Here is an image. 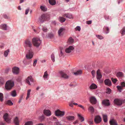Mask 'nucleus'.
I'll use <instances>...</instances> for the list:
<instances>
[{
    "mask_svg": "<svg viewBox=\"0 0 125 125\" xmlns=\"http://www.w3.org/2000/svg\"><path fill=\"white\" fill-rule=\"evenodd\" d=\"M14 81L12 80H10L7 81L5 84V87L7 90H10L14 86Z\"/></svg>",
    "mask_w": 125,
    "mask_h": 125,
    "instance_id": "obj_1",
    "label": "nucleus"
},
{
    "mask_svg": "<svg viewBox=\"0 0 125 125\" xmlns=\"http://www.w3.org/2000/svg\"><path fill=\"white\" fill-rule=\"evenodd\" d=\"M32 42L34 46L38 47L40 46L42 41L39 38H34L32 39Z\"/></svg>",
    "mask_w": 125,
    "mask_h": 125,
    "instance_id": "obj_2",
    "label": "nucleus"
},
{
    "mask_svg": "<svg viewBox=\"0 0 125 125\" xmlns=\"http://www.w3.org/2000/svg\"><path fill=\"white\" fill-rule=\"evenodd\" d=\"M27 53L26 55V57L28 59H31L33 56L34 53L33 51L31 49H29L28 50H26Z\"/></svg>",
    "mask_w": 125,
    "mask_h": 125,
    "instance_id": "obj_3",
    "label": "nucleus"
},
{
    "mask_svg": "<svg viewBox=\"0 0 125 125\" xmlns=\"http://www.w3.org/2000/svg\"><path fill=\"white\" fill-rule=\"evenodd\" d=\"M49 18V16L46 14H43L39 18V21L41 23H42L45 21L48 20Z\"/></svg>",
    "mask_w": 125,
    "mask_h": 125,
    "instance_id": "obj_4",
    "label": "nucleus"
},
{
    "mask_svg": "<svg viewBox=\"0 0 125 125\" xmlns=\"http://www.w3.org/2000/svg\"><path fill=\"white\" fill-rule=\"evenodd\" d=\"M24 46L26 49H28V47L30 49L32 47V44L30 41L28 39L25 40L24 41Z\"/></svg>",
    "mask_w": 125,
    "mask_h": 125,
    "instance_id": "obj_5",
    "label": "nucleus"
},
{
    "mask_svg": "<svg viewBox=\"0 0 125 125\" xmlns=\"http://www.w3.org/2000/svg\"><path fill=\"white\" fill-rule=\"evenodd\" d=\"M65 112L64 111H61L59 110H57L55 112V115L57 116L62 117L65 115Z\"/></svg>",
    "mask_w": 125,
    "mask_h": 125,
    "instance_id": "obj_6",
    "label": "nucleus"
},
{
    "mask_svg": "<svg viewBox=\"0 0 125 125\" xmlns=\"http://www.w3.org/2000/svg\"><path fill=\"white\" fill-rule=\"evenodd\" d=\"M3 118L6 122L9 123L10 122V119L9 115L7 113H5L3 116Z\"/></svg>",
    "mask_w": 125,
    "mask_h": 125,
    "instance_id": "obj_7",
    "label": "nucleus"
},
{
    "mask_svg": "<svg viewBox=\"0 0 125 125\" xmlns=\"http://www.w3.org/2000/svg\"><path fill=\"white\" fill-rule=\"evenodd\" d=\"M97 79L98 80V81L100 83H101L102 82L100 79L101 78L102 76L101 74L100 71L99 69L97 71Z\"/></svg>",
    "mask_w": 125,
    "mask_h": 125,
    "instance_id": "obj_8",
    "label": "nucleus"
},
{
    "mask_svg": "<svg viewBox=\"0 0 125 125\" xmlns=\"http://www.w3.org/2000/svg\"><path fill=\"white\" fill-rule=\"evenodd\" d=\"M26 82L29 85H31L30 82H33V79L31 76L28 77L26 79Z\"/></svg>",
    "mask_w": 125,
    "mask_h": 125,
    "instance_id": "obj_9",
    "label": "nucleus"
},
{
    "mask_svg": "<svg viewBox=\"0 0 125 125\" xmlns=\"http://www.w3.org/2000/svg\"><path fill=\"white\" fill-rule=\"evenodd\" d=\"M123 102L122 100L118 99H115L114 101V104L118 105H121L123 103Z\"/></svg>",
    "mask_w": 125,
    "mask_h": 125,
    "instance_id": "obj_10",
    "label": "nucleus"
},
{
    "mask_svg": "<svg viewBox=\"0 0 125 125\" xmlns=\"http://www.w3.org/2000/svg\"><path fill=\"white\" fill-rule=\"evenodd\" d=\"M20 71L19 68L17 67H14L12 68V72L14 74H17Z\"/></svg>",
    "mask_w": 125,
    "mask_h": 125,
    "instance_id": "obj_11",
    "label": "nucleus"
},
{
    "mask_svg": "<svg viewBox=\"0 0 125 125\" xmlns=\"http://www.w3.org/2000/svg\"><path fill=\"white\" fill-rule=\"evenodd\" d=\"M94 120L95 123L96 124H98L101 122L102 119L100 116L97 115L95 117Z\"/></svg>",
    "mask_w": 125,
    "mask_h": 125,
    "instance_id": "obj_12",
    "label": "nucleus"
},
{
    "mask_svg": "<svg viewBox=\"0 0 125 125\" xmlns=\"http://www.w3.org/2000/svg\"><path fill=\"white\" fill-rule=\"evenodd\" d=\"M74 49V47L73 46H70L65 49V52L67 53H69L71 52Z\"/></svg>",
    "mask_w": 125,
    "mask_h": 125,
    "instance_id": "obj_13",
    "label": "nucleus"
},
{
    "mask_svg": "<svg viewBox=\"0 0 125 125\" xmlns=\"http://www.w3.org/2000/svg\"><path fill=\"white\" fill-rule=\"evenodd\" d=\"M59 73L62 78L65 79H67L69 78V76L64 72L61 71Z\"/></svg>",
    "mask_w": 125,
    "mask_h": 125,
    "instance_id": "obj_14",
    "label": "nucleus"
},
{
    "mask_svg": "<svg viewBox=\"0 0 125 125\" xmlns=\"http://www.w3.org/2000/svg\"><path fill=\"white\" fill-rule=\"evenodd\" d=\"M43 113L44 115L48 116H50L51 115V113L49 110H44Z\"/></svg>",
    "mask_w": 125,
    "mask_h": 125,
    "instance_id": "obj_15",
    "label": "nucleus"
},
{
    "mask_svg": "<svg viewBox=\"0 0 125 125\" xmlns=\"http://www.w3.org/2000/svg\"><path fill=\"white\" fill-rule=\"evenodd\" d=\"M90 101L92 104H96L97 103V100L94 97L92 96L90 98Z\"/></svg>",
    "mask_w": 125,
    "mask_h": 125,
    "instance_id": "obj_16",
    "label": "nucleus"
},
{
    "mask_svg": "<svg viewBox=\"0 0 125 125\" xmlns=\"http://www.w3.org/2000/svg\"><path fill=\"white\" fill-rule=\"evenodd\" d=\"M105 84L109 86H110L112 85V83L111 81L109 79H106L104 81Z\"/></svg>",
    "mask_w": 125,
    "mask_h": 125,
    "instance_id": "obj_17",
    "label": "nucleus"
},
{
    "mask_svg": "<svg viewBox=\"0 0 125 125\" xmlns=\"http://www.w3.org/2000/svg\"><path fill=\"white\" fill-rule=\"evenodd\" d=\"M109 123L110 125H118L116 121L113 119H111Z\"/></svg>",
    "mask_w": 125,
    "mask_h": 125,
    "instance_id": "obj_18",
    "label": "nucleus"
},
{
    "mask_svg": "<svg viewBox=\"0 0 125 125\" xmlns=\"http://www.w3.org/2000/svg\"><path fill=\"white\" fill-rule=\"evenodd\" d=\"M43 77L44 79L45 80H48L49 78V75L47 71H45L44 73Z\"/></svg>",
    "mask_w": 125,
    "mask_h": 125,
    "instance_id": "obj_19",
    "label": "nucleus"
},
{
    "mask_svg": "<svg viewBox=\"0 0 125 125\" xmlns=\"http://www.w3.org/2000/svg\"><path fill=\"white\" fill-rule=\"evenodd\" d=\"M65 30V29L63 27H61L58 31V34L59 36L62 35V32L63 31Z\"/></svg>",
    "mask_w": 125,
    "mask_h": 125,
    "instance_id": "obj_20",
    "label": "nucleus"
},
{
    "mask_svg": "<svg viewBox=\"0 0 125 125\" xmlns=\"http://www.w3.org/2000/svg\"><path fill=\"white\" fill-rule=\"evenodd\" d=\"M97 88V85L94 83H92L89 87L90 89L91 90Z\"/></svg>",
    "mask_w": 125,
    "mask_h": 125,
    "instance_id": "obj_21",
    "label": "nucleus"
},
{
    "mask_svg": "<svg viewBox=\"0 0 125 125\" xmlns=\"http://www.w3.org/2000/svg\"><path fill=\"white\" fill-rule=\"evenodd\" d=\"M13 121L15 125H19V121L17 117H16L14 118V119Z\"/></svg>",
    "mask_w": 125,
    "mask_h": 125,
    "instance_id": "obj_22",
    "label": "nucleus"
},
{
    "mask_svg": "<svg viewBox=\"0 0 125 125\" xmlns=\"http://www.w3.org/2000/svg\"><path fill=\"white\" fill-rule=\"evenodd\" d=\"M102 103L105 106H108L110 104L109 101L108 100H103L102 101Z\"/></svg>",
    "mask_w": 125,
    "mask_h": 125,
    "instance_id": "obj_23",
    "label": "nucleus"
},
{
    "mask_svg": "<svg viewBox=\"0 0 125 125\" xmlns=\"http://www.w3.org/2000/svg\"><path fill=\"white\" fill-rule=\"evenodd\" d=\"M74 118L75 117L73 116H68L66 117V119L69 121H73L74 120Z\"/></svg>",
    "mask_w": 125,
    "mask_h": 125,
    "instance_id": "obj_24",
    "label": "nucleus"
},
{
    "mask_svg": "<svg viewBox=\"0 0 125 125\" xmlns=\"http://www.w3.org/2000/svg\"><path fill=\"white\" fill-rule=\"evenodd\" d=\"M5 81V80L3 77H0V86L4 83Z\"/></svg>",
    "mask_w": 125,
    "mask_h": 125,
    "instance_id": "obj_25",
    "label": "nucleus"
},
{
    "mask_svg": "<svg viewBox=\"0 0 125 125\" xmlns=\"http://www.w3.org/2000/svg\"><path fill=\"white\" fill-rule=\"evenodd\" d=\"M88 110L91 113H93L94 111V109L93 106H90L88 108Z\"/></svg>",
    "mask_w": 125,
    "mask_h": 125,
    "instance_id": "obj_26",
    "label": "nucleus"
},
{
    "mask_svg": "<svg viewBox=\"0 0 125 125\" xmlns=\"http://www.w3.org/2000/svg\"><path fill=\"white\" fill-rule=\"evenodd\" d=\"M0 28L4 30H7V25L6 24H2L0 26Z\"/></svg>",
    "mask_w": 125,
    "mask_h": 125,
    "instance_id": "obj_27",
    "label": "nucleus"
},
{
    "mask_svg": "<svg viewBox=\"0 0 125 125\" xmlns=\"http://www.w3.org/2000/svg\"><path fill=\"white\" fill-rule=\"evenodd\" d=\"M116 76L118 78L122 77L123 76L124 74L122 72H119L117 73Z\"/></svg>",
    "mask_w": 125,
    "mask_h": 125,
    "instance_id": "obj_28",
    "label": "nucleus"
},
{
    "mask_svg": "<svg viewBox=\"0 0 125 125\" xmlns=\"http://www.w3.org/2000/svg\"><path fill=\"white\" fill-rule=\"evenodd\" d=\"M10 52V50L9 49L4 51V55L5 57H7Z\"/></svg>",
    "mask_w": 125,
    "mask_h": 125,
    "instance_id": "obj_29",
    "label": "nucleus"
},
{
    "mask_svg": "<svg viewBox=\"0 0 125 125\" xmlns=\"http://www.w3.org/2000/svg\"><path fill=\"white\" fill-rule=\"evenodd\" d=\"M10 94L11 96L13 97H16L17 95L16 92L15 90H14L12 91L11 92Z\"/></svg>",
    "mask_w": 125,
    "mask_h": 125,
    "instance_id": "obj_30",
    "label": "nucleus"
},
{
    "mask_svg": "<svg viewBox=\"0 0 125 125\" xmlns=\"http://www.w3.org/2000/svg\"><path fill=\"white\" fill-rule=\"evenodd\" d=\"M49 3L52 5H54L55 4L56 1L55 0H49Z\"/></svg>",
    "mask_w": 125,
    "mask_h": 125,
    "instance_id": "obj_31",
    "label": "nucleus"
},
{
    "mask_svg": "<svg viewBox=\"0 0 125 125\" xmlns=\"http://www.w3.org/2000/svg\"><path fill=\"white\" fill-rule=\"evenodd\" d=\"M120 33L122 35V36H123L125 34V27H124L120 31Z\"/></svg>",
    "mask_w": 125,
    "mask_h": 125,
    "instance_id": "obj_32",
    "label": "nucleus"
},
{
    "mask_svg": "<svg viewBox=\"0 0 125 125\" xmlns=\"http://www.w3.org/2000/svg\"><path fill=\"white\" fill-rule=\"evenodd\" d=\"M64 16L66 17V18L71 19L73 18V17L72 14H71L67 13L64 15Z\"/></svg>",
    "mask_w": 125,
    "mask_h": 125,
    "instance_id": "obj_33",
    "label": "nucleus"
},
{
    "mask_svg": "<svg viewBox=\"0 0 125 125\" xmlns=\"http://www.w3.org/2000/svg\"><path fill=\"white\" fill-rule=\"evenodd\" d=\"M82 71L81 70L77 71L76 72H74V74L76 75H80L82 74Z\"/></svg>",
    "mask_w": 125,
    "mask_h": 125,
    "instance_id": "obj_34",
    "label": "nucleus"
},
{
    "mask_svg": "<svg viewBox=\"0 0 125 125\" xmlns=\"http://www.w3.org/2000/svg\"><path fill=\"white\" fill-rule=\"evenodd\" d=\"M6 104L8 105H13V104L11 101V100H9L5 102Z\"/></svg>",
    "mask_w": 125,
    "mask_h": 125,
    "instance_id": "obj_35",
    "label": "nucleus"
},
{
    "mask_svg": "<svg viewBox=\"0 0 125 125\" xmlns=\"http://www.w3.org/2000/svg\"><path fill=\"white\" fill-rule=\"evenodd\" d=\"M74 42V40L72 37H70L69 38L68 41V42L70 44H72Z\"/></svg>",
    "mask_w": 125,
    "mask_h": 125,
    "instance_id": "obj_36",
    "label": "nucleus"
},
{
    "mask_svg": "<svg viewBox=\"0 0 125 125\" xmlns=\"http://www.w3.org/2000/svg\"><path fill=\"white\" fill-rule=\"evenodd\" d=\"M59 21L61 23H63L66 20L64 18L61 17H59Z\"/></svg>",
    "mask_w": 125,
    "mask_h": 125,
    "instance_id": "obj_37",
    "label": "nucleus"
},
{
    "mask_svg": "<svg viewBox=\"0 0 125 125\" xmlns=\"http://www.w3.org/2000/svg\"><path fill=\"white\" fill-rule=\"evenodd\" d=\"M103 118L104 122H106L107 121V116L106 115H103Z\"/></svg>",
    "mask_w": 125,
    "mask_h": 125,
    "instance_id": "obj_38",
    "label": "nucleus"
},
{
    "mask_svg": "<svg viewBox=\"0 0 125 125\" xmlns=\"http://www.w3.org/2000/svg\"><path fill=\"white\" fill-rule=\"evenodd\" d=\"M105 30H106L107 31V32L105 33L106 34H107L109 32V30L108 27L106 26H104L103 28V31H104Z\"/></svg>",
    "mask_w": 125,
    "mask_h": 125,
    "instance_id": "obj_39",
    "label": "nucleus"
},
{
    "mask_svg": "<svg viewBox=\"0 0 125 125\" xmlns=\"http://www.w3.org/2000/svg\"><path fill=\"white\" fill-rule=\"evenodd\" d=\"M40 8L42 10L44 11H45L47 10V8L44 6H41Z\"/></svg>",
    "mask_w": 125,
    "mask_h": 125,
    "instance_id": "obj_40",
    "label": "nucleus"
},
{
    "mask_svg": "<svg viewBox=\"0 0 125 125\" xmlns=\"http://www.w3.org/2000/svg\"><path fill=\"white\" fill-rule=\"evenodd\" d=\"M78 117L79 119L81 120V122H83L84 121V118L81 115L79 114H78Z\"/></svg>",
    "mask_w": 125,
    "mask_h": 125,
    "instance_id": "obj_41",
    "label": "nucleus"
},
{
    "mask_svg": "<svg viewBox=\"0 0 125 125\" xmlns=\"http://www.w3.org/2000/svg\"><path fill=\"white\" fill-rule=\"evenodd\" d=\"M33 123L32 121H29L26 122L24 125H33Z\"/></svg>",
    "mask_w": 125,
    "mask_h": 125,
    "instance_id": "obj_42",
    "label": "nucleus"
},
{
    "mask_svg": "<svg viewBox=\"0 0 125 125\" xmlns=\"http://www.w3.org/2000/svg\"><path fill=\"white\" fill-rule=\"evenodd\" d=\"M31 91L30 89H29L27 91V96L26 97V99L27 100L29 97L30 95V93Z\"/></svg>",
    "mask_w": 125,
    "mask_h": 125,
    "instance_id": "obj_43",
    "label": "nucleus"
},
{
    "mask_svg": "<svg viewBox=\"0 0 125 125\" xmlns=\"http://www.w3.org/2000/svg\"><path fill=\"white\" fill-rule=\"evenodd\" d=\"M44 118V117L43 115H42L41 116H40L39 117V119L41 122L42 121Z\"/></svg>",
    "mask_w": 125,
    "mask_h": 125,
    "instance_id": "obj_44",
    "label": "nucleus"
},
{
    "mask_svg": "<svg viewBox=\"0 0 125 125\" xmlns=\"http://www.w3.org/2000/svg\"><path fill=\"white\" fill-rule=\"evenodd\" d=\"M111 92V90L109 88H107L106 91V93L108 94H110Z\"/></svg>",
    "mask_w": 125,
    "mask_h": 125,
    "instance_id": "obj_45",
    "label": "nucleus"
},
{
    "mask_svg": "<svg viewBox=\"0 0 125 125\" xmlns=\"http://www.w3.org/2000/svg\"><path fill=\"white\" fill-rule=\"evenodd\" d=\"M116 88L120 92L122 91V87L121 86L118 85L116 86Z\"/></svg>",
    "mask_w": 125,
    "mask_h": 125,
    "instance_id": "obj_46",
    "label": "nucleus"
},
{
    "mask_svg": "<svg viewBox=\"0 0 125 125\" xmlns=\"http://www.w3.org/2000/svg\"><path fill=\"white\" fill-rule=\"evenodd\" d=\"M3 94L1 93H0V101L2 102L3 101Z\"/></svg>",
    "mask_w": 125,
    "mask_h": 125,
    "instance_id": "obj_47",
    "label": "nucleus"
},
{
    "mask_svg": "<svg viewBox=\"0 0 125 125\" xmlns=\"http://www.w3.org/2000/svg\"><path fill=\"white\" fill-rule=\"evenodd\" d=\"M51 57L52 60L53 62H54L55 61V56L53 54H52L51 56Z\"/></svg>",
    "mask_w": 125,
    "mask_h": 125,
    "instance_id": "obj_48",
    "label": "nucleus"
},
{
    "mask_svg": "<svg viewBox=\"0 0 125 125\" xmlns=\"http://www.w3.org/2000/svg\"><path fill=\"white\" fill-rule=\"evenodd\" d=\"M111 80L114 83H116L117 81V79H114L113 78H111Z\"/></svg>",
    "mask_w": 125,
    "mask_h": 125,
    "instance_id": "obj_49",
    "label": "nucleus"
},
{
    "mask_svg": "<svg viewBox=\"0 0 125 125\" xmlns=\"http://www.w3.org/2000/svg\"><path fill=\"white\" fill-rule=\"evenodd\" d=\"M96 37L100 39L101 40L103 39V37L102 36L99 35H96Z\"/></svg>",
    "mask_w": 125,
    "mask_h": 125,
    "instance_id": "obj_50",
    "label": "nucleus"
},
{
    "mask_svg": "<svg viewBox=\"0 0 125 125\" xmlns=\"http://www.w3.org/2000/svg\"><path fill=\"white\" fill-rule=\"evenodd\" d=\"M42 30L43 31L45 32H47L48 30L47 29L46 27H43Z\"/></svg>",
    "mask_w": 125,
    "mask_h": 125,
    "instance_id": "obj_51",
    "label": "nucleus"
},
{
    "mask_svg": "<svg viewBox=\"0 0 125 125\" xmlns=\"http://www.w3.org/2000/svg\"><path fill=\"white\" fill-rule=\"evenodd\" d=\"M78 107L81 108L83 109V110H85V108L82 105L80 104L78 105Z\"/></svg>",
    "mask_w": 125,
    "mask_h": 125,
    "instance_id": "obj_52",
    "label": "nucleus"
},
{
    "mask_svg": "<svg viewBox=\"0 0 125 125\" xmlns=\"http://www.w3.org/2000/svg\"><path fill=\"white\" fill-rule=\"evenodd\" d=\"M75 29L76 30L80 31L81 30V28L80 26H77L75 28Z\"/></svg>",
    "mask_w": 125,
    "mask_h": 125,
    "instance_id": "obj_53",
    "label": "nucleus"
},
{
    "mask_svg": "<svg viewBox=\"0 0 125 125\" xmlns=\"http://www.w3.org/2000/svg\"><path fill=\"white\" fill-rule=\"evenodd\" d=\"M37 60L36 59L34 61L33 64V66H36L37 63Z\"/></svg>",
    "mask_w": 125,
    "mask_h": 125,
    "instance_id": "obj_54",
    "label": "nucleus"
},
{
    "mask_svg": "<svg viewBox=\"0 0 125 125\" xmlns=\"http://www.w3.org/2000/svg\"><path fill=\"white\" fill-rule=\"evenodd\" d=\"M121 85L122 87H124L125 86V83L124 82H121Z\"/></svg>",
    "mask_w": 125,
    "mask_h": 125,
    "instance_id": "obj_55",
    "label": "nucleus"
},
{
    "mask_svg": "<svg viewBox=\"0 0 125 125\" xmlns=\"http://www.w3.org/2000/svg\"><path fill=\"white\" fill-rule=\"evenodd\" d=\"M92 21H86V23L88 24H90L92 23Z\"/></svg>",
    "mask_w": 125,
    "mask_h": 125,
    "instance_id": "obj_56",
    "label": "nucleus"
},
{
    "mask_svg": "<svg viewBox=\"0 0 125 125\" xmlns=\"http://www.w3.org/2000/svg\"><path fill=\"white\" fill-rule=\"evenodd\" d=\"M56 125H62L61 122H59L58 121H57L55 123Z\"/></svg>",
    "mask_w": 125,
    "mask_h": 125,
    "instance_id": "obj_57",
    "label": "nucleus"
},
{
    "mask_svg": "<svg viewBox=\"0 0 125 125\" xmlns=\"http://www.w3.org/2000/svg\"><path fill=\"white\" fill-rule=\"evenodd\" d=\"M63 55V53L62 52V51H61L60 52L59 54V55L60 57L62 56Z\"/></svg>",
    "mask_w": 125,
    "mask_h": 125,
    "instance_id": "obj_58",
    "label": "nucleus"
},
{
    "mask_svg": "<svg viewBox=\"0 0 125 125\" xmlns=\"http://www.w3.org/2000/svg\"><path fill=\"white\" fill-rule=\"evenodd\" d=\"M95 73V71L94 70L92 71L91 72V73L92 75L94 76Z\"/></svg>",
    "mask_w": 125,
    "mask_h": 125,
    "instance_id": "obj_59",
    "label": "nucleus"
},
{
    "mask_svg": "<svg viewBox=\"0 0 125 125\" xmlns=\"http://www.w3.org/2000/svg\"><path fill=\"white\" fill-rule=\"evenodd\" d=\"M29 9H27L26 10H25V14L26 15L28 14V12L29 11Z\"/></svg>",
    "mask_w": 125,
    "mask_h": 125,
    "instance_id": "obj_60",
    "label": "nucleus"
},
{
    "mask_svg": "<svg viewBox=\"0 0 125 125\" xmlns=\"http://www.w3.org/2000/svg\"><path fill=\"white\" fill-rule=\"evenodd\" d=\"M3 17L5 19H8V17L7 16V15L6 14H4L3 15Z\"/></svg>",
    "mask_w": 125,
    "mask_h": 125,
    "instance_id": "obj_61",
    "label": "nucleus"
},
{
    "mask_svg": "<svg viewBox=\"0 0 125 125\" xmlns=\"http://www.w3.org/2000/svg\"><path fill=\"white\" fill-rule=\"evenodd\" d=\"M10 70V69H6L5 71V73H7Z\"/></svg>",
    "mask_w": 125,
    "mask_h": 125,
    "instance_id": "obj_62",
    "label": "nucleus"
},
{
    "mask_svg": "<svg viewBox=\"0 0 125 125\" xmlns=\"http://www.w3.org/2000/svg\"><path fill=\"white\" fill-rule=\"evenodd\" d=\"M53 36V35L52 34H49L48 35V37L50 38H52Z\"/></svg>",
    "mask_w": 125,
    "mask_h": 125,
    "instance_id": "obj_63",
    "label": "nucleus"
},
{
    "mask_svg": "<svg viewBox=\"0 0 125 125\" xmlns=\"http://www.w3.org/2000/svg\"><path fill=\"white\" fill-rule=\"evenodd\" d=\"M73 104L72 103H70L69 104V106L71 107H72L73 106Z\"/></svg>",
    "mask_w": 125,
    "mask_h": 125,
    "instance_id": "obj_64",
    "label": "nucleus"
}]
</instances>
